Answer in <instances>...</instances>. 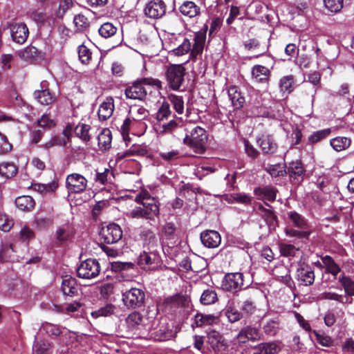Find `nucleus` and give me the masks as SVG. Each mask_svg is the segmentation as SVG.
Returning a JSON list of instances; mask_svg holds the SVG:
<instances>
[{
	"label": "nucleus",
	"instance_id": "nucleus-45",
	"mask_svg": "<svg viewBox=\"0 0 354 354\" xmlns=\"http://www.w3.org/2000/svg\"><path fill=\"white\" fill-rule=\"evenodd\" d=\"M129 115L134 121H140L148 116V111L142 107L134 106L129 110Z\"/></svg>",
	"mask_w": 354,
	"mask_h": 354
},
{
	"label": "nucleus",
	"instance_id": "nucleus-49",
	"mask_svg": "<svg viewBox=\"0 0 354 354\" xmlns=\"http://www.w3.org/2000/svg\"><path fill=\"white\" fill-rule=\"evenodd\" d=\"M339 281L343 286L346 294L354 297V281L348 277L342 275L339 278Z\"/></svg>",
	"mask_w": 354,
	"mask_h": 354
},
{
	"label": "nucleus",
	"instance_id": "nucleus-50",
	"mask_svg": "<svg viewBox=\"0 0 354 354\" xmlns=\"http://www.w3.org/2000/svg\"><path fill=\"white\" fill-rule=\"evenodd\" d=\"M115 306L112 304H106L104 306L93 311L91 315L93 318H98L100 317H107L113 314Z\"/></svg>",
	"mask_w": 354,
	"mask_h": 354
},
{
	"label": "nucleus",
	"instance_id": "nucleus-29",
	"mask_svg": "<svg viewBox=\"0 0 354 354\" xmlns=\"http://www.w3.org/2000/svg\"><path fill=\"white\" fill-rule=\"evenodd\" d=\"M180 12L189 18L198 16L201 13L200 8L193 1H184L179 7Z\"/></svg>",
	"mask_w": 354,
	"mask_h": 354
},
{
	"label": "nucleus",
	"instance_id": "nucleus-15",
	"mask_svg": "<svg viewBox=\"0 0 354 354\" xmlns=\"http://www.w3.org/2000/svg\"><path fill=\"white\" fill-rule=\"evenodd\" d=\"M144 250L158 251L160 248L158 239L156 234L150 230H144L140 233Z\"/></svg>",
	"mask_w": 354,
	"mask_h": 354
},
{
	"label": "nucleus",
	"instance_id": "nucleus-46",
	"mask_svg": "<svg viewBox=\"0 0 354 354\" xmlns=\"http://www.w3.org/2000/svg\"><path fill=\"white\" fill-rule=\"evenodd\" d=\"M294 77L292 75L281 77L279 80V88L281 91L287 92L288 93H291L294 89Z\"/></svg>",
	"mask_w": 354,
	"mask_h": 354
},
{
	"label": "nucleus",
	"instance_id": "nucleus-28",
	"mask_svg": "<svg viewBox=\"0 0 354 354\" xmlns=\"http://www.w3.org/2000/svg\"><path fill=\"white\" fill-rule=\"evenodd\" d=\"M277 190L270 186H266L263 187H256L254 193L258 196L259 199L266 200L270 202H273L276 199Z\"/></svg>",
	"mask_w": 354,
	"mask_h": 354
},
{
	"label": "nucleus",
	"instance_id": "nucleus-20",
	"mask_svg": "<svg viewBox=\"0 0 354 354\" xmlns=\"http://www.w3.org/2000/svg\"><path fill=\"white\" fill-rule=\"evenodd\" d=\"M207 26L205 25L203 30L196 33L194 37V43L191 51V56L192 57H196L203 52L206 39V32L207 30Z\"/></svg>",
	"mask_w": 354,
	"mask_h": 354
},
{
	"label": "nucleus",
	"instance_id": "nucleus-6",
	"mask_svg": "<svg viewBox=\"0 0 354 354\" xmlns=\"http://www.w3.org/2000/svg\"><path fill=\"white\" fill-rule=\"evenodd\" d=\"M145 294L143 290L136 288L123 292L122 301L129 308H136L142 306L145 301Z\"/></svg>",
	"mask_w": 354,
	"mask_h": 354
},
{
	"label": "nucleus",
	"instance_id": "nucleus-3",
	"mask_svg": "<svg viewBox=\"0 0 354 354\" xmlns=\"http://www.w3.org/2000/svg\"><path fill=\"white\" fill-rule=\"evenodd\" d=\"M144 85L152 86L157 89L162 88V83L158 79L152 77L141 78L137 80L125 88L124 94L126 97L131 100H144L147 95Z\"/></svg>",
	"mask_w": 354,
	"mask_h": 354
},
{
	"label": "nucleus",
	"instance_id": "nucleus-48",
	"mask_svg": "<svg viewBox=\"0 0 354 354\" xmlns=\"http://www.w3.org/2000/svg\"><path fill=\"white\" fill-rule=\"evenodd\" d=\"M113 177V174L112 171L109 169H105L102 172L96 171L94 180L96 183L104 185L111 181Z\"/></svg>",
	"mask_w": 354,
	"mask_h": 354
},
{
	"label": "nucleus",
	"instance_id": "nucleus-12",
	"mask_svg": "<svg viewBox=\"0 0 354 354\" xmlns=\"http://www.w3.org/2000/svg\"><path fill=\"white\" fill-rule=\"evenodd\" d=\"M243 275L241 272L228 273L225 274L222 287L227 291L236 292L243 288Z\"/></svg>",
	"mask_w": 354,
	"mask_h": 354
},
{
	"label": "nucleus",
	"instance_id": "nucleus-58",
	"mask_svg": "<svg viewBox=\"0 0 354 354\" xmlns=\"http://www.w3.org/2000/svg\"><path fill=\"white\" fill-rule=\"evenodd\" d=\"M330 130L329 129H325L315 131L308 137V140L311 143L318 142L320 140L326 138L330 134Z\"/></svg>",
	"mask_w": 354,
	"mask_h": 354
},
{
	"label": "nucleus",
	"instance_id": "nucleus-24",
	"mask_svg": "<svg viewBox=\"0 0 354 354\" xmlns=\"http://www.w3.org/2000/svg\"><path fill=\"white\" fill-rule=\"evenodd\" d=\"M252 78L256 82L268 83L270 75V70L262 65H254L251 71Z\"/></svg>",
	"mask_w": 354,
	"mask_h": 354
},
{
	"label": "nucleus",
	"instance_id": "nucleus-57",
	"mask_svg": "<svg viewBox=\"0 0 354 354\" xmlns=\"http://www.w3.org/2000/svg\"><path fill=\"white\" fill-rule=\"evenodd\" d=\"M319 298L321 299L333 300L339 303H351V299L348 301V299H346V301H344V297L343 295L332 292H323L319 295Z\"/></svg>",
	"mask_w": 354,
	"mask_h": 354
},
{
	"label": "nucleus",
	"instance_id": "nucleus-21",
	"mask_svg": "<svg viewBox=\"0 0 354 354\" xmlns=\"http://www.w3.org/2000/svg\"><path fill=\"white\" fill-rule=\"evenodd\" d=\"M305 169L299 160L293 161L290 163L288 167V174L290 177L297 183L302 181L305 174Z\"/></svg>",
	"mask_w": 354,
	"mask_h": 354
},
{
	"label": "nucleus",
	"instance_id": "nucleus-36",
	"mask_svg": "<svg viewBox=\"0 0 354 354\" xmlns=\"http://www.w3.org/2000/svg\"><path fill=\"white\" fill-rule=\"evenodd\" d=\"M321 259L324 268H326V272L330 273L334 277H336L341 271V268L331 257L326 255L322 257Z\"/></svg>",
	"mask_w": 354,
	"mask_h": 354
},
{
	"label": "nucleus",
	"instance_id": "nucleus-63",
	"mask_svg": "<svg viewBox=\"0 0 354 354\" xmlns=\"http://www.w3.org/2000/svg\"><path fill=\"white\" fill-rule=\"evenodd\" d=\"M73 23L77 30L82 31L88 26V19L83 15H77L75 16Z\"/></svg>",
	"mask_w": 354,
	"mask_h": 354
},
{
	"label": "nucleus",
	"instance_id": "nucleus-64",
	"mask_svg": "<svg viewBox=\"0 0 354 354\" xmlns=\"http://www.w3.org/2000/svg\"><path fill=\"white\" fill-rule=\"evenodd\" d=\"M73 6L72 0H61L59 2V8L56 11V15L58 17H62L64 14L68 10Z\"/></svg>",
	"mask_w": 354,
	"mask_h": 354
},
{
	"label": "nucleus",
	"instance_id": "nucleus-59",
	"mask_svg": "<svg viewBox=\"0 0 354 354\" xmlns=\"http://www.w3.org/2000/svg\"><path fill=\"white\" fill-rule=\"evenodd\" d=\"M14 225L12 218L8 215L0 212V230L3 232H9Z\"/></svg>",
	"mask_w": 354,
	"mask_h": 354
},
{
	"label": "nucleus",
	"instance_id": "nucleus-53",
	"mask_svg": "<svg viewBox=\"0 0 354 354\" xmlns=\"http://www.w3.org/2000/svg\"><path fill=\"white\" fill-rule=\"evenodd\" d=\"M299 250V248L291 244L281 243L279 245L281 254L283 257H295Z\"/></svg>",
	"mask_w": 354,
	"mask_h": 354
},
{
	"label": "nucleus",
	"instance_id": "nucleus-2",
	"mask_svg": "<svg viewBox=\"0 0 354 354\" xmlns=\"http://www.w3.org/2000/svg\"><path fill=\"white\" fill-rule=\"evenodd\" d=\"M185 131L186 135L183 139V143L192 149L195 153L200 154L204 153L207 141L206 131L199 126H194L192 128L186 127Z\"/></svg>",
	"mask_w": 354,
	"mask_h": 354
},
{
	"label": "nucleus",
	"instance_id": "nucleus-40",
	"mask_svg": "<svg viewBox=\"0 0 354 354\" xmlns=\"http://www.w3.org/2000/svg\"><path fill=\"white\" fill-rule=\"evenodd\" d=\"M73 234V231L72 227L69 225L65 224L57 229L55 236L59 241L63 242L71 239Z\"/></svg>",
	"mask_w": 354,
	"mask_h": 354
},
{
	"label": "nucleus",
	"instance_id": "nucleus-34",
	"mask_svg": "<svg viewBox=\"0 0 354 354\" xmlns=\"http://www.w3.org/2000/svg\"><path fill=\"white\" fill-rule=\"evenodd\" d=\"M289 221L296 227L301 230H307L308 228V223L306 218L295 211H291L288 213Z\"/></svg>",
	"mask_w": 354,
	"mask_h": 354
},
{
	"label": "nucleus",
	"instance_id": "nucleus-37",
	"mask_svg": "<svg viewBox=\"0 0 354 354\" xmlns=\"http://www.w3.org/2000/svg\"><path fill=\"white\" fill-rule=\"evenodd\" d=\"M351 143L350 138L338 136L330 140V144L336 151H342L348 149Z\"/></svg>",
	"mask_w": 354,
	"mask_h": 354
},
{
	"label": "nucleus",
	"instance_id": "nucleus-1",
	"mask_svg": "<svg viewBox=\"0 0 354 354\" xmlns=\"http://www.w3.org/2000/svg\"><path fill=\"white\" fill-rule=\"evenodd\" d=\"M134 201L141 206H136L129 212L127 216L135 219L153 221L160 214V203L158 200L151 196L149 192L142 189L138 194Z\"/></svg>",
	"mask_w": 354,
	"mask_h": 354
},
{
	"label": "nucleus",
	"instance_id": "nucleus-52",
	"mask_svg": "<svg viewBox=\"0 0 354 354\" xmlns=\"http://www.w3.org/2000/svg\"><path fill=\"white\" fill-rule=\"evenodd\" d=\"M169 99L171 102L174 110L178 114H183L184 112V101L181 96L176 95H170Z\"/></svg>",
	"mask_w": 354,
	"mask_h": 354
},
{
	"label": "nucleus",
	"instance_id": "nucleus-11",
	"mask_svg": "<svg viewBox=\"0 0 354 354\" xmlns=\"http://www.w3.org/2000/svg\"><path fill=\"white\" fill-rule=\"evenodd\" d=\"M207 343L209 349L214 354H225L228 348V344L224 338L215 330L208 333Z\"/></svg>",
	"mask_w": 354,
	"mask_h": 354
},
{
	"label": "nucleus",
	"instance_id": "nucleus-42",
	"mask_svg": "<svg viewBox=\"0 0 354 354\" xmlns=\"http://www.w3.org/2000/svg\"><path fill=\"white\" fill-rule=\"evenodd\" d=\"M58 187L56 182L53 181L47 184L34 183L32 185V189L41 194L54 192Z\"/></svg>",
	"mask_w": 354,
	"mask_h": 354
},
{
	"label": "nucleus",
	"instance_id": "nucleus-18",
	"mask_svg": "<svg viewBox=\"0 0 354 354\" xmlns=\"http://www.w3.org/2000/svg\"><path fill=\"white\" fill-rule=\"evenodd\" d=\"M201 240L205 247L215 248L221 244V237L215 230H207L201 234Z\"/></svg>",
	"mask_w": 354,
	"mask_h": 354
},
{
	"label": "nucleus",
	"instance_id": "nucleus-44",
	"mask_svg": "<svg viewBox=\"0 0 354 354\" xmlns=\"http://www.w3.org/2000/svg\"><path fill=\"white\" fill-rule=\"evenodd\" d=\"M91 127L88 124H78L75 128V133L82 141L86 142L91 140V135L89 131Z\"/></svg>",
	"mask_w": 354,
	"mask_h": 354
},
{
	"label": "nucleus",
	"instance_id": "nucleus-32",
	"mask_svg": "<svg viewBox=\"0 0 354 354\" xmlns=\"http://www.w3.org/2000/svg\"><path fill=\"white\" fill-rule=\"evenodd\" d=\"M17 56L26 61H32L37 59L41 55V51L32 46L19 50L17 52Z\"/></svg>",
	"mask_w": 354,
	"mask_h": 354
},
{
	"label": "nucleus",
	"instance_id": "nucleus-14",
	"mask_svg": "<svg viewBox=\"0 0 354 354\" xmlns=\"http://www.w3.org/2000/svg\"><path fill=\"white\" fill-rule=\"evenodd\" d=\"M257 142L264 154H273L277 150L278 145L272 135L262 134Z\"/></svg>",
	"mask_w": 354,
	"mask_h": 354
},
{
	"label": "nucleus",
	"instance_id": "nucleus-33",
	"mask_svg": "<svg viewBox=\"0 0 354 354\" xmlns=\"http://www.w3.org/2000/svg\"><path fill=\"white\" fill-rule=\"evenodd\" d=\"M15 205L21 211L30 212L35 207V202L30 196H21L15 199Z\"/></svg>",
	"mask_w": 354,
	"mask_h": 354
},
{
	"label": "nucleus",
	"instance_id": "nucleus-4",
	"mask_svg": "<svg viewBox=\"0 0 354 354\" xmlns=\"http://www.w3.org/2000/svg\"><path fill=\"white\" fill-rule=\"evenodd\" d=\"M138 264L149 270H162L167 267L163 265L158 251L143 250L137 259Z\"/></svg>",
	"mask_w": 354,
	"mask_h": 354
},
{
	"label": "nucleus",
	"instance_id": "nucleus-19",
	"mask_svg": "<svg viewBox=\"0 0 354 354\" xmlns=\"http://www.w3.org/2000/svg\"><path fill=\"white\" fill-rule=\"evenodd\" d=\"M218 322V317L211 314H203L201 313H197L193 319L192 327H205L208 326H212Z\"/></svg>",
	"mask_w": 354,
	"mask_h": 354
},
{
	"label": "nucleus",
	"instance_id": "nucleus-56",
	"mask_svg": "<svg viewBox=\"0 0 354 354\" xmlns=\"http://www.w3.org/2000/svg\"><path fill=\"white\" fill-rule=\"evenodd\" d=\"M182 120L180 118H176L166 124L162 125V129L160 132L162 133H172L176 129H177Z\"/></svg>",
	"mask_w": 354,
	"mask_h": 354
},
{
	"label": "nucleus",
	"instance_id": "nucleus-8",
	"mask_svg": "<svg viewBox=\"0 0 354 354\" xmlns=\"http://www.w3.org/2000/svg\"><path fill=\"white\" fill-rule=\"evenodd\" d=\"M167 11V6L163 0H149L144 7L145 15L151 19H159L163 17Z\"/></svg>",
	"mask_w": 354,
	"mask_h": 354
},
{
	"label": "nucleus",
	"instance_id": "nucleus-13",
	"mask_svg": "<svg viewBox=\"0 0 354 354\" xmlns=\"http://www.w3.org/2000/svg\"><path fill=\"white\" fill-rule=\"evenodd\" d=\"M41 89L34 92V97L42 105L52 104L56 100V96L48 88V82L43 80L40 83Z\"/></svg>",
	"mask_w": 354,
	"mask_h": 354
},
{
	"label": "nucleus",
	"instance_id": "nucleus-47",
	"mask_svg": "<svg viewBox=\"0 0 354 354\" xmlns=\"http://www.w3.org/2000/svg\"><path fill=\"white\" fill-rule=\"evenodd\" d=\"M99 34L104 38H109L117 32V28L111 23L103 24L98 30Z\"/></svg>",
	"mask_w": 354,
	"mask_h": 354
},
{
	"label": "nucleus",
	"instance_id": "nucleus-7",
	"mask_svg": "<svg viewBox=\"0 0 354 354\" xmlns=\"http://www.w3.org/2000/svg\"><path fill=\"white\" fill-rule=\"evenodd\" d=\"M99 235L104 243L113 244L118 243L122 239V230L118 224L110 223L102 227Z\"/></svg>",
	"mask_w": 354,
	"mask_h": 354
},
{
	"label": "nucleus",
	"instance_id": "nucleus-35",
	"mask_svg": "<svg viewBox=\"0 0 354 354\" xmlns=\"http://www.w3.org/2000/svg\"><path fill=\"white\" fill-rule=\"evenodd\" d=\"M111 132L109 129H104L97 136L98 146L101 150H107L111 145Z\"/></svg>",
	"mask_w": 354,
	"mask_h": 354
},
{
	"label": "nucleus",
	"instance_id": "nucleus-54",
	"mask_svg": "<svg viewBox=\"0 0 354 354\" xmlns=\"http://www.w3.org/2000/svg\"><path fill=\"white\" fill-rule=\"evenodd\" d=\"M91 51L84 44L78 47V57L82 63L88 64L91 59Z\"/></svg>",
	"mask_w": 354,
	"mask_h": 354
},
{
	"label": "nucleus",
	"instance_id": "nucleus-9",
	"mask_svg": "<svg viewBox=\"0 0 354 354\" xmlns=\"http://www.w3.org/2000/svg\"><path fill=\"white\" fill-rule=\"evenodd\" d=\"M100 272L99 262L95 259H88L82 262L77 269V276L82 279H93Z\"/></svg>",
	"mask_w": 354,
	"mask_h": 354
},
{
	"label": "nucleus",
	"instance_id": "nucleus-43",
	"mask_svg": "<svg viewBox=\"0 0 354 354\" xmlns=\"http://www.w3.org/2000/svg\"><path fill=\"white\" fill-rule=\"evenodd\" d=\"M218 300L216 291L212 288L205 290L201 296L200 301L203 305H211Z\"/></svg>",
	"mask_w": 354,
	"mask_h": 354
},
{
	"label": "nucleus",
	"instance_id": "nucleus-22",
	"mask_svg": "<svg viewBox=\"0 0 354 354\" xmlns=\"http://www.w3.org/2000/svg\"><path fill=\"white\" fill-rule=\"evenodd\" d=\"M227 94L234 109H238L243 106L245 100L239 87L230 86L227 89Z\"/></svg>",
	"mask_w": 354,
	"mask_h": 354
},
{
	"label": "nucleus",
	"instance_id": "nucleus-5",
	"mask_svg": "<svg viewBox=\"0 0 354 354\" xmlns=\"http://www.w3.org/2000/svg\"><path fill=\"white\" fill-rule=\"evenodd\" d=\"M185 75V68L180 64L169 66L166 72L167 84L173 90H180Z\"/></svg>",
	"mask_w": 354,
	"mask_h": 354
},
{
	"label": "nucleus",
	"instance_id": "nucleus-26",
	"mask_svg": "<svg viewBox=\"0 0 354 354\" xmlns=\"http://www.w3.org/2000/svg\"><path fill=\"white\" fill-rule=\"evenodd\" d=\"M223 199L228 203H239L243 205H250L252 201V196L243 192L226 194L224 196Z\"/></svg>",
	"mask_w": 354,
	"mask_h": 354
},
{
	"label": "nucleus",
	"instance_id": "nucleus-61",
	"mask_svg": "<svg viewBox=\"0 0 354 354\" xmlns=\"http://www.w3.org/2000/svg\"><path fill=\"white\" fill-rule=\"evenodd\" d=\"M286 234L289 237L308 238L310 232L306 230H297L292 228H286Z\"/></svg>",
	"mask_w": 354,
	"mask_h": 354
},
{
	"label": "nucleus",
	"instance_id": "nucleus-17",
	"mask_svg": "<svg viewBox=\"0 0 354 354\" xmlns=\"http://www.w3.org/2000/svg\"><path fill=\"white\" fill-rule=\"evenodd\" d=\"M297 275L298 280L305 286H310L315 281L314 271L308 264H301L297 268Z\"/></svg>",
	"mask_w": 354,
	"mask_h": 354
},
{
	"label": "nucleus",
	"instance_id": "nucleus-16",
	"mask_svg": "<svg viewBox=\"0 0 354 354\" xmlns=\"http://www.w3.org/2000/svg\"><path fill=\"white\" fill-rule=\"evenodd\" d=\"M12 40L18 44L24 43L29 34L28 28L25 24H14L10 26Z\"/></svg>",
	"mask_w": 354,
	"mask_h": 354
},
{
	"label": "nucleus",
	"instance_id": "nucleus-60",
	"mask_svg": "<svg viewBox=\"0 0 354 354\" xmlns=\"http://www.w3.org/2000/svg\"><path fill=\"white\" fill-rule=\"evenodd\" d=\"M171 114L169 105L167 103H163L159 108L156 113V119L158 121H163L167 119Z\"/></svg>",
	"mask_w": 354,
	"mask_h": 354
},
{
	"label": "nucleus",
	"instance_id": "nucleus-23",
	"mask_svg": "<svg viewBox=\"0 0 354 354\" xmlns=\"http://www.w3.org/2000/svg\"><path fill=\"white\" fill-rule=\"evenodd\" d=\"M260 338L259 330L257 328L246 326L241 330L237 335V339L241 343L246 341H256Z\"/></svg>",
	"mask_w": 354,
	"mask_h": 354
},
{
	"label": "nucleus",
	"instance_id": "nucleus-39",
	"mask_svg": "<svg viewBox=\"0 0 354 354\" xmlns=\"http://www.w3.org/2000/svg\"><path fill=\"white\" fill-rule=\"evenodd\" d=\"M67 140L65 137L60 136H55L52 137L49 140L44 142L40 146L41 148L45 150H50L56 147H63L66 145Z\"/></svg>",
	"mask_w": 354,
	"mask_h": 354
},
{
	"label": "nucleus",
	"instance_id": "nucleus-38",
	"mask_svg": "<svg viewBox=\"0 0 354 354\" xmlns=\"http://www.w3.org/2000/svg\"><path fill=\"white\" fill-rule=\"evenodd\" d=\"M180 44L178 46L172 50L176 55L180 56L187 54L190 50L192 51V43L190 40L183 36L179 38Z\"/></svg>",
	"mask_w": 354,
	"mask_h": 354
},
{
	"label": "nucleus",
	"instance_id": "nucleus-25",
	"mask_svg": "<svg viewBox=\"0 0 354 354\" xmlns=\"http://www.w3.org/2000/svg\"><path fill=\"white\" fill-rule=\"evenodd\" d=\"M228 321L234 323L240 320L242 314L236 308V301L234 299L228 300L225 308L223 310Z\"/></svg>",
	"mask_w": 354,
	"mask_h": 354
},
{
	"label": "nucleus",
	"instance_id": "nucleus-62",
	"mask_svg": "<svg viewBox=\"0 0 354 354\" xmlns=\"http://www.w3.org/2000/svg\"><path fill=\"white\" fill-rule=\"evenodd\" d=\"M13 252L12 245H1L0 247V261H11L10 253Z\"/></svg>",
	"mask_w": 354,
	"mask_h": 354
},
{
	"label": "nucleus",
	"instance_id": "nucleus-41",
	"mask_svg": "<svg viewBox=\"0 0 354 354\" xmlns=\"http://www.w3.org/2000/svg\"><path fill=\"white\" fill-rule=\"evenodd\" d=\"M18 169L12 162H3L0 164V175L6 178L15 176Z\"/></svg>",
	"mask_w": 354,
	"mask_h": 354
},
{
	"label": "nucleus",
	"instance_id": "nucleus-31",
	"mask_svg": "<svg viewBox=\"0 0 354 354\" xmlns=\"http://www.w3.org/2000/svg\"><path fill=\"white\" fill-rule=\"evenodd\" d=\"M39 330L41 333H45L49 337L55 338L62 335L66 328L52 323L44 322L41 324Z\"/></svg>",
	"mask_w": 354,
	"mask_h": 354
},
{
	"label": "nucleus",
	"instance_id": "nucleus-51",
	"mask_svg": "<svg viewBox=\"0 0 354 354\" xmlns=\"http://www.w3.org/2000/svg\"><path fill=\"white\" fill-rule=\"evenodd\" d=\"M316 341L322 346L330 347L333 345V341L332 338L322 331L313 330Z\"/></svg>",
	"mask_w": 354,
	"mask_h": 354
},
{
	"label": "nucleus",
	"instance_id": "nucleus-10",
	"mask_svg": "<svg viewBox=\"0 0 354 354\" xmlns=\"http://www.w3.org/2000/svg\"><path fill=\"white\" fill-rule=\"evenodd\" d=\"M88 180L83 175L71 174L66 179V186L69 193L80 194L86 190Z\"/></svg>",
	"mask_w": 354,
	"mask_h": 354
},
{
	"label": "nucleus",
	"instance_id": "nucleus-30",
	"mask_svg": "<svg viewBox=\"0 0 354 354\" xmlns=\"http://www.w3.org/2000/svg\"><path fill=\"white\" fill-rule=\"evenodd\" d=\"M62 290L64 295L74 297L77 295L78 288L75 279L66 276L62 283Z\"/></svg>",
	"mask_w": 354,
	"mask_h": 354
},
{
	"label": "nucleus",
	"instance_id": "nucleus-55",
	"mask_svg": "<svg viewBox=\"0 0 354 354\" xmlns=\"http://www.w3.org/2000/svg\"><path fill=\"white\" fill-rule=\"evenodd\" d=\"M325 8L331 12L337 13L343 8V0H324Z\"/></svg>",
	"mask_w": 354,
	"mask_h": 354
},
{
	"label": "nucleus",
	"instance_id": "nucleus-27",
	"mask_svg": "<svg viewBox=\"0 0 354 354\" xmlns=\"http://www.w3.org/2000/svg\"><path fill=\"white\" fill-rule=\"evenodd\" d=\"M114 103L112 97H107L100 106L97 111L100 120H106L113 114Z\"/></svg>",
	"mask_w": 354,
	"mask_h": 354
}]
</instances>
